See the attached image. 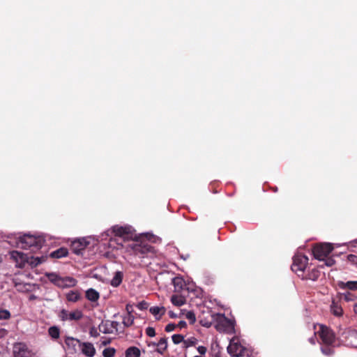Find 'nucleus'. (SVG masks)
<instances>
[{
	"mask_svg": "<svg viewBox=\"0 0 357 357\" xmlns=\"http://www.w3.org/2000/svg\"><path fill=\"white\" fill-rule=\"evenodd\" d=\"M130 247L132 255L141 259V261L145 258H151L155 255L154 248L147 242H132Z\"/></svg>",
	"mask_w": 357,
	"mask_h": 357,
	"instance_id": "nucleus-1",
	"label": "nucleus"
},
{
	"mask_svg": "<svg viewBox=\"0 0 357 357\" xmlns=\"http://www.w3.org/2000/svg\"><path fill=\"white\" fill-rule=\"evenodd\" d=\"M228 353L232 356L243 357L250 355L249 350L244 347L238 337H234L231 339L227 347Z\"/></svg>",
	"mask_w": 357,
	"mask_h": 357,
	"instance_id": "nucleus-2",
	"label": "nucleus"
},
{
	"mask_svg": "<svg viewBox=\"0 0 357 357\" xmlns=\"http://www.w3.org/2000/svg\"><path fill=\"white\" fill-rule=\"evenodd\" d=\"M44 243V239L40 236L25 234L20 238L21 247L23 249L32 248L33 250H38L43 247Z\"/></svg>",
	"mask_w": 357,
	"mask_h": 357,
	"instance_id": "nucleus-3",
	"label": "nucleus"
},
{
	"mask_svg": "<svg viewBox=\"0 0 357 357\" xmlns=\"http://www.w3.org/2000/svg\"><path fill=\"white\" fill-rule=\"evenodd\" d=\"M307 264L308 257L307 256L301 254L296 255L293 257V264L291 268L298 277L303 278Z\"/></svg>",
	"mask_w": 357,
	"mask_h": 357,
	"instance_id": "nucleus-4",
	"label": "nucleus"
},
{
	"mask_svg": "<svg viewBox=\"0 0 357 357\" xmlns=\"http://www.w3.org/2000/svg\"><path fill=\"white\" fill-rule=\"evenodd\" d=\"M333 246L328 243L317 244L313 247L312 253L315 259L324 260L333 251Z\"/></svg>",
	"mask_w": 357,
	"mask_h": 357,
	"instance_id": "nucleus-5",
	"label": "nucleus"
},
{
	"mask_svg": "<svg viewBox=\"0 0 357 357\" xmlns=\"http://www.w3.org/2000/svg\"><path fill=\"white\" fill-rule=\"evenodd\" d=\"M319 329L317 331L321 342V344H335V335L332 329L329 327L319 324Z\"/></svg>",
	"mask_w": 357,
	"mask_h": 357,
	"instance_id": "nucleus-6",
	"label": "nucleus"
},
{
	"mask_svg": "<svg viewBox=\"0 0 357 357\" xmlns=\"http://www.w3.org/2000/svg\"><path fill=\"white\" fill-rule=\"evenodd\" d=\"M112 232L114 234L115 237L118 238L119 245L123 246V241L132 238L133 234L130 227L114 226L112 228Z\"/></svg>",
	"mask_w": 357,
	"mask_h": 357,
	"instance_id": "nucleus-7",
	"label": "nucleus"
},
{
	"mask_svg": "<svg viewBox=\"0 0 357 357\" xmlns=\"http://www.w3.org/2000/svg\"><path fill=\"white\" fill-rule=\"evenodd\" d=\"M215 328L220 332L229 334L235 333L234 321L222 315L219 317L215 325Z\"/></svg>",
	"mask_w": 357,
	"mask_h": 357,
	"instance_id": "nucleus-8",
	"label": "nucleus"
},
{
	"mask_svg": "<svg viewBox=\"0 0 357 357\" xmlns=\"http://www.w3.org/2000/svg\"><path fill=\"white\" fill-rule=\"evenodd\" d=\"M13 357H34V354L23 342H17L13 347Z\"/></svg>",
	"mask_w": 357,
	"mask_h": 357,
	"instance_id": "nucleus-9",
	"label": "nucleus"
},
{
	"mask_svg": "<svg viewBox=\"0 0 357 357\" xmlns=\"http://www.w3.org/2000/svg\"><path fill=\"white\" fill-rule=\"evenodd\" d=\"M10 258L16 263V266L24 268L26 263L29 261V257L23 252L13 250L10 252Z\"/></svg>",
	"mask_w": 357,
	"mask_h": 357,
	"instance_id": "nucleus-10",
	"label": "nucleus"
},
{
	"mask_svg": "<svg viewBox=\"0 0 357 357\" xmlns=\"http://www.w3.org/2000/svg\"><path fill=\"white\" fill-rule=\"evenodd\" d=\"M119 322L116 321L106 320L102 321L98 326L99 331L105 334L112 333L114 331H117Z\"/></svg>",
	"mask_w": 357,
	"mask_h": 357,
	"instance_id": "nucleus-11",
	"label": "nucleus"
},
{
	"mask_svg": "<svg viewBox=\"0 0 357 357\" xmlns=\"http://www.w3.org/2000/svg\"><path fill=\"white\" fill-rule=\"evenodd\" d=\"M89 244V242L86 238L77 239L72 242L70 248L74 253L79 255Z\"/></svg>",
	"mask_w": 357,
	"mask_h": 357,
	"instance_id": "nucleus-12",
	"label": "nucleus"
},
{
	"mask_svg": "<svg viewBox=\"0 0 357 357\" xmlns=\"http://www.w3.org/2000/svg\"><path fill=\"white\" fill-rule=\"evenodd\" d=\"M82 352L88 357H93L96 354L93 344L90 342H82L80 345Z\"/></svg>",
	"mask_w": 357,
	"mask_h": 357,
	"instance_id": "nucleus-13",
	"label": "nucleus"
},
{
	"mask_svg": "<svg viewBox=\"0 0 357 357\" xmlns=\"http://www.w3.org/2000/svg\"><path fill=\"white\" fill-rule=\"evenodd\" d=\"M337 286L340 289L344 290L357 291V281H338Z\"/></svg>",
	"mask_w": 357,
	"mask_h": 357,
	"instance_id": "nucleus-14",
	"label": "nucleus"
},
{
	"mask_svg": "<svg viewBox=\"0 0 357 357\" xmlns=\"http://www.w3.org/2000/svg\"><path fill=\"white\" fill-rule=\"evenodd\" d=\"M321 275V271L317 268H313L309 271L307 273H304V277L301 278L302 280H311L312 281H317Z\"/></svg>",
	"mask_w": 357,
	"mask_h": 357,
	"instance_id": "nucleus-15",
	"label": "nucleus"
},
{
	"mask_svg": "<svg viewBox=\"0 0 357 357\" xmlns=\"http://www.w3.org/2000/svg\"><path fill=\"white\" fill-rule=\"evenodd\" d=\"M150 313L155 317L157 320H160L162 315L166 312L165 307L153 306L149 309Z\"/></svg>",
	"mask_w": 357,
	"mask_h": 357,
	"instance_id": "nucleus-16",
	"label": "nucleus"
},
{
	"mask_svg": "<svg viewBox=\"0 0 357 357\" xmlns=\"http://www.w3.org/2000/svg\"><path fill=\"white\" fill-rule=\"evenodd\" d=\"M68 250L66 248H60L50 254L51 258L60 259L68 256Z\"/></svg>",
	"mask_w": 357,
	"mask_h": 357,
	"instance_id": "nucleus-17",
	"label": "nucleus"
},
{
	"mask_svg": "<svg viewBox=\"0 0 357 357\" xmlns=\"http://www.w3.org/2000/svg\"><path fill=\"white\" fill-rule=\"evenodd\" d=\"M172 283L174 287V291L176 292H180L185 287V282L184 280L180 277H175L172 280Z\"/></svg>",
	"mask_w": 357,
	"mask_h": 357,
	"instance_id": "nucleus-18",
	"label": "nucleus"
},
{
	"mask_svg": "<svg viewBox=\"0 0 357 357\" xmlns=\"http://www.w3.org/2000/svg\"><path fill=\"white\" fill-rule=\"evenodd\" d=\"M331 312L336 317H341L343 314V310L342 307L335 300H333L331 303Z\"/></svg>",
	"mask_w": 357,
	"mask_h": 357,
	"instance_id": "nucleus-19",
	"label": "nucleus"
},
{
	"mask_svg": "<svg viewBox=\"0 0 357 357\" xmlns=\"http://www.w3.org/2000/svg\"><path fill=\"white\" fill-rule=\"evenodd\" d=\"M86 298L90 301L96 302L99 299L100 294L96 290L91 288L86 291Z\"/></svg>",
	"mask_w": 357,
	"mask_h": 357,
	"instance_id": "nucleus-20",
	"label": "nucleus"
},
{
	"mask_svg": "<svg viewBox=\"0 0 357 357\" xmlns=\"http://www.w3.org/2000/svg\"><path fill=\"white\" fill-rule=\"evenodd\" d=\"M167 338L164 337L159 340L157 342V349L156 351L162 354L167 349Z\"/></svg>",
	"mask_w": 357,
	"mask_h": 357,
	"instance_id": "nucleus-21",
	"label": "nucleus"
},
{
	"mask_svg": "<svg viewBox=\"0 0 357 357\" xmlns=\"http://www.w3.org/2000/svg\"><path fill=\"white\" fill-rule=\"evenodd\" d=\"M123 273L121 271H116L111 280V285L114 287H119L122 282Z\"/></svg>",
	"mask_w": 357,
	"mask_h": 357,
	"instance_id": "nucleus-22",
	"label": "nucleus"
},
{
	"mask_svg": "<svg viewBox=\"0 0 357 357\" xmlns=\"http://www.w3.org/2000/svg\"><path fill=\"white\" fill-rule=\"evenodd\" d=\"M140 350L136 347H128L125 352L126 357H140Z\"/></svg>",
	"mask_w": 357,
	"mask_h": 357,
	"instance_id": "nucleus-23",
	"label": "nucleus"
},
{
	"mask_svg": "<svg viewBox=\"0 0 357 357\" xmlns=\"http://www.w3.org/2000/svg\"><path fill=\"white\" fill-rule=\"evenodd\" d=\"M321 351L325 356H333L335 353L334 344H321Z\"/></svg>",
	"mask_w": 357,
	"mask_h": 357,
	"instance_id": "nucleus-24",
	"label": "nucleus"
},
{
	"mask_svg": "<svg viewBox=\"0 0 357 357\" xmlns=\"http://www.w3.org/2000/svg\"><path fill=\"white\" fill-rule=\"evenodd\" d=\"M171 302L174 305L180 307L185 303L186 300L185 297L181 295H172L171 297Z\"/></svg>",
	"mask_w": 357,
	"mask_h": 357,
	"instance_id": "nucleus-25",
	"label": "nucleus"
},
{
	"mask_svg": "<svg viewBox=\"0 0 357 357\" xmlns=\"http://www.w3.org/2000/svg\"><path fill=\"white\" fill-rule=\"evenodd\" d=\"M46 257H29V261H27L28 264H29L32 267H36L39 264L43 263L46 260Z\"/></svg>",
	"mask_w": 357,
	"mask_h": 357,
	"instance_id": "nucleus-26",
	"label": "nucleus"
},
{
	"mask_svg": "<svg viewBox=\"0 0 357 357\" xmlns=\"http://www.w3.org/2000/svg\"><path fill=\"white\" fill-rule=\"evenodd\" d=\"M83 317V313L81 310H76L69 312L68 321H79Z\"/></svg>",
	"mask_w": 357,
	"mask_h": 357,
	"instance_id": "nucleus-27",
	"label": "nucleus"
},
{
	"mask_svg": "<svg viewBox=\"0 0 357 357\" xmlns=\"http://www.w3.org/2000/svg\"><path fill=\"white\" fill-rule=\"evenodd\" d=\"M80 294L77 291H70L66 294V299L70 302H77L80 299Z\"/></svg>",
	"mask_w": 357,
	"mask_h": 357,
	"instance_id": "nucleus-28",
	"label": "nucleus"
},
{
	"mask_svg": "<svg viewBox=\"0 0 357 357\" xmlns=\"http://www.w3.org/2000/svg\"><path fill=\"white\" fill-rule=\"evenodd\" d=\"M65 343L68 347L73 349H75L77 344L80 346L82 344L79 340L71 337H67L65 340Z\"/></svg>",
	"mask_w": 357,
	"mask_h": 357,
	"instance_id": "nucleus-29",
	"label": "nucleus"
},
{
	"mask_svg": "<svg viewBox=\"0 0 357 357\" xmlns=\"http://www.w3.org/2000/svg\"><path fill=\"white\" fill-rule=\"evenodd\" d=\"M50 336L53 339H58L60 335V330L57 326H51L48 330Z\"/></svg>",
	"mask_w": 357,
	"mask_h": 357,
	"instance_id": "nucleus-30",
	"label": "nucleus"
},
{
	"mask_svg": "<svg viewBox=\"0 0 357 357\" xmlns=\"http://www.w3.org/2000/svg\"><path fill=\"white\" fill-rule=\"evenodd\" d=\"M134 323V316L129 312L127 316H125L123 319V324L125 327H129Z\"/></svg>",
	"mask_w": 357,
	"mask_h": 357,
	"instance_id": "nucleus-31",
	"label": "nucleus"
},
{
	"mask_svg": "<svg viewBox=\"0 0 357 357\" xmlns=\"http://www.w3.org/2000/svg\"><path fill=\"white\" fill-rule=\"evenodd\" d=\"M116 354V349L112 347H108L103 350L102 356L104 357H114Z\"/></svg>",
	"mask_w": 357,
	"mask_h": 357,
	"instance_id": "nucleus-32",
	"label": "nucleus"
},
{
	"mask_svg": "<svg viewBox=\"0 0 357 357\" xmlns=\"http://www.w3.org/2000/svg\"><path fill=\"white\" fill-rule=\"evenodd\" d=\"M197 340L195 337H190L187 340H184L183 344L185 347L194 346L197 344Z\"/></svg>",
	"mask_w": 357,
	"mask_h": 357,
	"instance_id": "nucleus-33",
	"label": "nucleus"
},
{
	"mask_svg": "<svg viewBox=\"0 0 357 357\" xmlns=\"http://www.w3.org/2000/svg\"><path fill=\"white\" fill-rule=\"evenodd\" d=\"M10 318V313L7 310H0V320H7Z\"/></svg>",
	"mask_w": 357,
	"mask_h": 357,
	"instance_id": "nucleus-34",
	"label": "nucleus"
},
{
	"mask_svg": "<svg viewBox=\"0 0 357 357\" xmlns=\"http://www.w3.org/2000/svg\"><path fill=\"white\" fill-rule=\"evenodd\" d=\"M172 338L173 342L176 344H178L182 342H183L184 341V337L180 334H174L172 335Z\"/></svg>",
	"mask_w": 357,
	"mask_h": 357,
	"instance_id": "nucleus-35",
	"label": "nucleus"
},
{
	"mask_svg": "<svg viewBox=\"0 0 357 357\" xmlns=\"http://www.w3.org/2000/svg\"><path fill=\"white\" fill-rule=\"evenodd\" d=\"M186 319H188L191 324H193L196 321V317L192 311H189L185 314Z\"/></svg>",
	"mask_w": 357,
	"mask_h": 357,
	"instance_id": "nucleus-36",
	"label": "nucleus"
},
{
	"mask_svg": "<svg viewBox=\"0 0 357 357\" xmlns=\"http://www.w3.org/2000/svg\"><path fill=\"white\" fill-rule=\"evenodd\" d=\"M48 279L50 280V282H52V283H54V284L57 282L58 281V278H60V276H59L58 275L55 274V273H49L47 275Z\"/></svg>",
	"mask_w": 357,
	"mask_h": 357,
	"instance_id": "nucleus-37",
	"label": "nucleus"
},
{
	"mask_svg": "<svg viewBox=\"0 0 357 357\" xmlns=\"http://www.w3.org/2000/svg\"><path fill=\"white\" fill-rule=\"evenodd\" d=\"M69 312L66 310L63 309L59 314V317L62 321H68Z\"/></svg>",
	"mask_w": 357,
	"mask_h": 357,
	"instance_id": "nucleus-38",
	"label": "nucleus"
},
{
	"mask_svg": "<svg viewBox=\"0 0 357 357\" xmlns=\"http://www.w3.org/2000/svg\"><path fill=\"white\" fill-rule=\"evenodd\" d=\"M59 287L65 288L67 287V283L66 282V278H58L57 282L55 284Z\"/></svg>",
	"mask_w": 357,
	"mask_h": 357,
	"instance_id": "nucleus-39",
	"label": "nucleus"
},
{
	"mask_svg": "<svg viewBox=\"0 0 357 357\" xmlns=\"http://www.w3.org/2000/svg\"><path fill=\"white\" fill-rule=\"evenodd\" d=\"M66 282L67 283V287H74L76 285L77 281L73 278L70 277H66Z\"/></svg>",
	"mask_w": 357,
	"mask_h": 357,
	"instance_id": "nucleus-40",
	"label": "nucleus"
},
{
	"mask_svg": "<svg viewBox=\"0 0 357 357\" xmlns=\"http://www.w3.org/2000/svg\"><path fill=\"white\" fill-rule=\"evenodd\" d=\"M146 334L149 336V337H154L155 335V330L154 328L153 327H147L146 328Z\"/></svg>",
	"mask_w": 357,
	"mask_h": 357,
	"instance_id": "nucleus-41",
	"label": "nucleus"
},
{
	"mask_svg": "<svg viewBox=\"0 0 357 357\" xmlns=\"http://www.w3.org/2000/svg\"><path fill=\"white\" fill-rule=\"evenodd\" d=\"M176 327V325L174 324H168L166 326H165V331L167 332V333H169V332H172L173 331Z\"/></svg>",
	"mask_w": 357,
	"mask_h": 357,
	"instance_id": "nucleus-42",
	"label": "nucleus"
},
{
	"mask_svg": "<svg viewBox=\"0 0 357 357\" xmlns=\"http://www.w3.org/2000/svg\"><path fill=\"white\" fill-rule=\"evenodd\" d=\"M89 334L91 336L97 337L99 336V333L97 331V328L94 326L91 327L89 331Z\"/></svg>",
	"mask_w": 357,
	"mask_h": 357,
	"instance_id": "nucleus-43",
	"label": "nucleus"
},
{
	"mask_svg": "<svg viewBox=\"0 0 357 357\" xmlns=\"http://www.w3.org/2000/svg\"><path fill=\"white\" fill-rule=\"evenodd\" d=\"M325 265L327 266H332L335 264V260L331 257H326L325 259Z\"/></svg>",
	"mask_w": 357,
	"mask_h": 357,
	"instance_id": "nucleus-44",
	"label": "nucleus"
},
{
	"mask_svg": "<svg viewBox=\"0 0 357 357\" xmlns=\"http://www.w3.org/2000/svg\"><path fill=\"white\" fill-rule=\"evenodd\" d=\"M343 296H344V300L347 301H353L354 300V296L352 294L349 293V292L344 294Z\"/></svg>",
	"mask_w": 357,
	"mask_h": 357,
	"instance_id": "nucleus-45",
	"label": "nucleus"
},
{
	"mask_svg": "<svg viewBox=\"0 0 357 357\" xmlns=\"http://www.w3.org/2000/svg\"><path fill=\"white\" fill-rule=\"evenodd\" d=\"M197 351L198 352L201 354V355H204L206 354L207 349L204 346H199L197 348Z\"/></svg>",
	"mask_w": 357,
	"mask_h": 357,
	"instance_id": "nucleus-46",
	"label": "nucleus"
},
{
	"mask_svg": "<svg viewBox=\"0 0 357 357\" xmlns=\"http://www.w3.org/2000/svg\"><path fill=\"white\" fill-rule=\"evenodd\" d=\"M137 307L140 310H144L147 307V303L146 302H141L137 305Z\"/></svg>",
	"mask_w": 357,
	"mask_h": 357,
	"instance_id": "nucleus-47",
	"label": "nucleus"
},
{
	"mask_svg": "<svg viewBox=\"0 0 357 357\" xmlns=\"http://www.w3.org/2000/svg\"><path fill=\"white\" fill-rule=\"evenodd\" d=\"M200 324L203 326H206L207 328L210 327L211 326V323L210 321H206V320H200Z\"/></svg>",
	"mask_w": 357,
	"mask_h": 357,
	"instance_id": "nucleus-48",
	"label": "nucleus"
},
{
	"mask_svg": "<svg viewBox=\"0 0 357 357\" xmlns=\"http://www.w3.org/2000/svg\"><path fill=\"white\" fill-rule=\"evenodd\" d=\"M187 326L185 321H180L177 325L180 328H185Z\"/></svg>",
	"mask_w": 357,
	"mask_h": 357,
	"instance_id": "nucleus-49",
	"label": "nucleus"
},
{
	"mask_svg": "<svg viewBox=\"0 0 357 357\" xmlns=\"http://www.w3.org/2000/svg\"><path fill=\"white\" fill-rule=\"evenodd\" d=\"M316 334H317V332H315L314 333V335L313 337L309 338V342L312 344H315V340H316Z\"/></svg>",
	"mask_w": 357,
	"mask_h": 357,
	"instance_id": "nucleus-50",
	"label": "nucleus"
},
{
	"mask_svg": "<svg viewBox=\"0 0 357 357\" xmlns=\"http://www.w3.org/2000/svg\"><path fill=\"white\" fill-rule=\"evenodd\" d=\"M148 346L153 347H157V342H149Z\"/></svg>",
	"mask_w": 357,
	"mask_h": 357,
	"instance_id": "nucleus-51",
	"label": "nucleus"
},
{
	"mask_svg": "<svg viewBox=\"0 0 357 357\" xmlns=\"http://www.w3.org/2000/svg\"><path fill=\"white\" fill-rule=\"evenodd\" d=\"M37 298V296L34 294H31L30 296H29V301H33V300H36Z\"/></svg>",
	"mask_w": 357,
	"mask_h": 357,
	"instance_id": "nucleus-52",
	"label": "nucleus"
},
{
	"mask_svg": "<svg viewBox=\"0 0 357 357\" xmlns=\"http://www.w3.org/2000/svg\"><path fill=\"white\" fill-rule=\"evenodd\" d=\"M131 307H132V306H131V305H126V310L128 311V314H129V312H130V309Z\"/></svg>",
	"mask_w": 357,
	"mask_h": 357,
	"instance_id": "nucleus-53",
	"label": "nucleus"
},
{
	"mask_svg": "<svg viewBox=\"0 0 357 357\" xmlns=\"http://www.w3.org/2000/svg\"><path fill=\"white\" fill-rule=\"evenodd\" d=\"M354 311L356 314H357V303L354 306Z\"/></svg>",
	"mask_w": 357,
	"mask_h": 357,
	"instance_id": "nucleus-54",
	"label": "nucleus"
},
{
	"mask_svg": "<svg viewBox=\"0 0 357 357\" xmlns=\"http://www.w3.org/2000/svg\"><path fill=\"white\" fill-rule=\"evenodd\" d=\"M109 342H110V340H106V341H104V342H102V344H103V345H107V344H109Z\"/></svg>",
	"mask_w": 357,
	"mask_h": 357,
	"instance_id": "nucleus-55",
	"label": "nucleus"
},
{
	"mask_svg": "<svg viewBox=\"0 0 357 357\" xmlns=\"http://www.w3.org/2000/svg\"><path fill=\"white\" fill-rule=\"evenodd\" d=\"M355 257V256H354V255H350L349 256V258H350V257Z\"/></svg>",
	"mask_w": 357,
	"mask_h": 357,
	"instance_id": "nucleus-56",
	"label": "nucleus"
},
{
	"mask_svg": "<svg viewBox=\"0 0 357 357\" xmlns=\"http://www.w3.org/2000/svg\"><path fill=\"white\" fill-rule=\"evenodd\" d=\"M277 190H278V188H274V191H275V192H276Z\"/></svg>",
	"mask_w": 357,
	"mask_h": 357,
	"instance_id": "nucleus-57",
	"label": "nucleus"
},
{
	"mask_svg": "<svg viewBox=\"0 0 357 357\" xmlns=\"http://www.w3.org/2000/svg\"><path fill=\"white\" fill-rule=\"evenodd\" d=\"M171 317H174V314H170Z\"/></svg>",
	"mask_w": 357,
	"mask_h": 357,
	"instance_id": "nucleus-58",
	"label": "nucleus"
},
{
	"mask_svg": "<svg viewBox=\"0 0 357 357\" xmlns=\"http://www.w3.org/2000/svg\"><path fill=\"white\" fill-rule=\"evenodd\" d=\"M353 333H354V335H357V333L354 332Z\"/></svg>",
	"mask_w": 357,
	"mask_h": 357,
	"instance_id": "nucleus-59",
	"label": "nucleus"
}]
</instances>
